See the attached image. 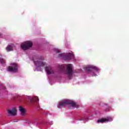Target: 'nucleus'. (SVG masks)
Listing matches in <instances>:
<instances>
[{
	"mask_svg": "<svg viewBox=\"0 0 129 129\" xmlns=\"http://www.w3.org/2000/svg\"><path fill=\"white\" fill-rule=\"evenodd\" d=\"M53 50L54 51V52H55V53H60V52H61V50H60V49L57 48H54Z\"/></svg>",
	"mask_w": 129,
	"mask_h": 129,
	"instance_id": "nucleus-17",
	"label": "nucleus"
},
{
	"mask_svg": "<svg viewBox=\"0 0 129 129\" xmlns=\"http://www.w3.org/2000/svg\"><path fill=\"white\" fill-rule=\"evenodd\" d=\"M0 63L2 65L6 64V60L2 58V54H0Z\"/></svg>",
	"mask_w": 129,
	"mask_h": 129,
	"instance_id": "nucleus-15",
	"label": "nucleus"
},
{
	"mask_svg": "<svg viewBox=\"0 0 129 129\" xmlns=\"http://www.w3.org/2000/svg\"><path fill=\"white\" fill-rule=\"evenodd\" d=\"M43 58H37L36 57H34L32 58V60L34 61V64L36 67L37 71H42V69H41V67H43L46 65V63L43 62Z\"/></svg>",
	"mask_w": 129,
	"mask_h": 129,
	"instance_id": "nucleus-4",
	"label": "nucleus"
},
{
	"mask_svg": "<svg viewBox=\"0 0 129 129\" xmlns=\"http://www.w3.org/2000/svg\"><path fill=\"white\" fill-rule=\"evenodd\" d=\"M45 71L48 75H56L59 74V72L58 71L54 70L50 66L45 68Z\"/></svg>",
	"mask_w": 129,
	"mask_h": 129,
	"instance_id": "nucleus-6",
	"label": "nucleus"
},
{
	"mask_svg": "<svg viewBox=\"0 0 129 129\" xmlns=\"http://www.w3.org/2000/svg\"><path fill=\"white\" fill-rule=\"evenodd\" d=\"M17 121H14V122H17Z\"/></svg>",
	"mask_w": 129,
	"mask_h": 129,
	"instance_id": "nucleus-20",
	"label": "nucleus"
},
{
	"mask_svg": "<svg viewBox=\"0 0 129 129\" xmlns=\"http://www.w3.org/2000/svg\"><path fill=\"white\" fill-rule=\"evenodd\" d=\"M58 58L64 60V61H69L71 59H74V54L71 53H68L65 54V53H60L58 54Z\"/></svg>",
	"mask_w": 129,
	"mask_h": 129,
	"instance_id": "nucleus-5",
	"label": "nucleus"
},
{
	"mask_svg": "<svg viewBox=\"0 0 129 129\" xmlns=\"http://www.w3.org/2000/svg\"><path fill=\"white\" fill-rule=\"evenodd\" d=\"M66 67H67V69L63 72V74L67 75L68 79H72L73 77V68L72 67V64H61L59 66V68L60 71H64Z\"/></svg>",
	"mask_w": 129,
	"mask_h": 129,
	"instance_id": "nucleus-1",
	"label": "nucleus"
},
{
	"mask_svg": "<svg viewBox=\"0 0 129 129\" xmlns=\"http://www.w3.org/2000/svg\"><path fill=\"white\" fill-rule=\"evenodd\" d=\"M31 105L36 107V108H40L39 106V97H34L30 100Z\"/></svg>",
	"mask_w": 129,
	"mask_h": 129,
	"instance_id": "nucleus-7",
	"label": "nucleus"
},
{
	"mask_svg": "<svg viewBox=\"0 0 129 129\" xmlns=\"http://www.w3.org/2000/svg\"><path fill=\"white\" fill-rule=\"evenodd\" d=\"M49 83L51 85H52V83H51V80H49Z\"/></svg>",
	"mask_w": 129,
	"mask_h": 129,
	"instance_id": "nucleus-19",
	"label": "nucleus"
},
{
	"mask_svg": "<svg viewBox=\"0 0 129 129\" xmlns=\"http://www.w3.org/2000/svg\"><path fill=\"white\" fill-rule=\"evenodd\" d=\"M46 114H47V116L49 117V118H54V115L51 113H46Z\"/></svg>",
	"mask_w": 129,
	"mask_h": 129,
	"instance_id": "nucleus-16",
	"label": "nucleus"
},
{
	"mask_svg": "<svg viewBox=\"0 0 129 129\" xmlns=\"http://www.w3.org/2000/svg\"><path fill=\"white\" fill-rule=\"evenodd\" d=\"M86 72L90 73L92 76H97V74L100 72V69L93 66H87L84 67Z\"/></svg>",
	"mask_w": 129,
	"mask_h": 129,
	"instance_id": "nucleus-3",
	"label": "nucleus"
},
{
	"mask_svg": "<svg viewBox=\"0 0 129 129\" xmlns=\"http://www.w3.org/2000/svg\"><path fill=\"white\" fill-rule=\"evenodd\" d=\"M76 120H80V121L82 120L84 122L85 121H88V117L81 118V117H77V118H76Z\"/></svg>",
	"mask_w": 129,
	"mask_h": 129,
	"instance_id": "nucleus-13",
	"label": "nucleus"
},
{
	"mask_svg": "<svg viewBox=\"0 0 129 129\" xmlns=\"http://www.w3.org/2000/svg\"><path fill=\"white\" fill-rule=\"evenodd\" d=\"M11 65V67L8 68L7 71L9 72H13L14 73L18 72V64L16 63H12Z\"/></svg>",
	"mask_w": 129,
	"mask_h": 129,
	"instance_id": "nucleus-9",
	"label": "nucleus"
},
{
	"mask_svg": "<svg viewBox=\"0 0 129 129\" xmlns=\"http://www.w3.org/2000/svg\"><path fill=\"white\" fill-rule=\"evenodd\" d=\"M47 123H49V124H50V125H52V124H53V121H47Z\"/></svg>",
	"mask_w": 129,
	"mask_h": 129,
	"instance_id": "nucleus-18",
	"label": "nucleus"
},
{
	"mask_svg": "<svg viewBox=\"0 0 129 129\" xmlns=\"http://www.w3.org/2000/svg\"><path fill=\"white\" fill-rule=\"evenodd\" d=\"M113 120V117L111 116H108L106 118L101 119L97 120L98 123H103V122H110Z\"/></svg>",
	"mask_w": 129,
	"mask_h": 129,
	"instance_id": "nucleus-10",
	"label": "nucleus"
},
{
	"mask_svg": "<svg viewBox=\"0 0 129 129\" xmlns=\"http://www.w3.org/2000/svg\"><path fill=\"white\" fill-rule=\"evenodd\" d=\"M19 110H20V111L21 112V114L22 115H24V114H25V109L24 108H23V107L20 106Z\"/></svg>",
	"mask_w": 129,
	"mask_h": 129,
	"instance_id": "nucleus-14",
	"label": "nucleus"
},
{
	"mask_svg": "<svg viewBox=\"0 0 129 129\" xmlns=\"http://www.w3.org/2000/svg\"><path fill=\"white\" fill-rule=\"evenodd\" d=\"M33 46V43L31 41H26L23 44H21V48L22 50H28Z\"/></svg>",
	"mask_w": 129,
	"mask_h": 129,
	"instance_id": "nucleus-8",
	"label": "nucleus"
},
{
	"mask_svg": "<svg viewBox=\"0 0 129 129\" xmlns=\"http://www.w3.org/2000/svg\"><path fill=\"white\" fill-rule=\"evenodd\" d=\"M67 105H71L72 107L78 108V105H77L75 102L70 100H62L60 101L57 105L58 108H63Z\"/></svg>",
	"mask_w": 129,
	"mask_h": 129,
	"instance_id": "nucleus-2",
	"label": "nucleus"
},
{
	"mask_svg": "<svg viewBox=\"0 0 129 129\" xmlns=\"http://www.w3.org/2000/svg\"><path fill=\"white\" fill-rule=\"evenodd\" d=\"M15 48H16V46H15L14 44H9L6 48V50L7 52H11V51H13Z\"/></svg>",
	"mask_w": 129,
	"mask_h": 129,
	"instance_id": "nucleus-12",
	"label": "nucleus"
},
{
	"mask_svg": "<svg viewBox=\"0 0 129 129\" xmlns=\"http://www.w3.org/2000/svg\"><path fill=\"white\" fill-rule=\"evenodd\" d=\"M8 114L12 116L17 115V110L16 109V108L14 107L12 110H8Z\"/></svg>",
	"mask_w": 129,
	"mask_h": 129,
	"instance_id": "nucleus-11",
	"label": "nucleus"
}]
</instances>
